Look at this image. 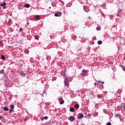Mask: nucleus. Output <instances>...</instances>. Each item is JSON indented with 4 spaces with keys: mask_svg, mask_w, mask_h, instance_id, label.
Wrapping results in <instances>:
<instances>
[{
    "mask_svg": "<svg viewBox=\"0 0 125 125\" xmlns=\"http://www.w3.org/2000/svg\"><path fill=\"white\" fill-rule=\"evenodd\" d=\"M35 19H36V20H41V17L39 15H36L35 16Z\"/></svg>",
    "mask_w": 125,
    "mask_h": 125,
    "instance_id": "nucleus-7",
    "label": "nucleus"
},
{
    "mask_svg": "<svg viewBox=\"0 0 125 125\" xmlns=\"http://www.w3.org/2000/svg\"><path fill=\"white\" fill-rule=\"evenodd\" d=\"M49 8H51V7H49Z\"/></svg>",
    "mask_w": 125,
    "mask_h": 125,
    "instance_id": "nucleus-39",
    "label": "nucleus"
},
{
    "mask_svg": "<svg viewBox=\"0 0 125 125\" xmlns=\"http://www.w3.org/2000/svg\"><path fill=\"white\" fill-rule=\"evenodd\" d=\"M75 120V117L70 116L68 118V121H70V122H74Z\"/></svg>",
    "mask_w": 125,
    "mask_h": 125,
    "instance_id": "nucleus-4",
    "label": "nucleus"
},
{
    "mask_svg": "<svg viewBox=\"0 0 125 125\" xmlns=\"http://www.w3.org/2000/svg\"><path fill=\"white\" fill-rule=\"evenodd\" d=\"M52 37V36H50V37L51 38Z\"/></svg>",
    "mask_w": 125,
    "mask_h": 125,
    "instance_id": "nucleus-35",
    "label": "nucleus"
},
{
    "mask_svg": "<svg viewBox=\"0 0 125 125\" xmlns=\"http://www.w3.org/2000/svg\"><path fill=\"white\" fill-rule=\"evenodd\" d=\"M119 97H121V96H119Z\"/></svg>",
    "mask_w": 125,
    "mask_h": 125,
    "instance_id": "nucleus-38",
    "label": "nucleus"
},
{
    "mask_svg": "<svg viewBox=\"0 0 125 125\" xmlns=\"http://www.w3.org/2000/svg\"><path fill=\"white\" fill-rule=\"evenodd\" d=\"M119 13H118V14L117 15V16H120V15H119Z\"/></svg>",
    "mask_w": 125,
    "mask_h": 125,
    "instance_id": "nucleus-32",
    "label": "nucleus"
},
{
    "mask_svg": "<svg viewBox=\"0 0 125 125\" xmlns=\"http://www.w3.org/2000/svg\"><path fill=\"white\" fill-rule=\"evenodd\" d=\"M61 104H64V100H62L61 102L60 103Z\"/></svg>",
    "mask_w": 125,
    "mask_h": 125,
    "instance_id": "nucleus-18",
    "label": "nucleus"
},
{
    "mask_svg": "<svg viewBox=\"0 0 125 125\" xmlns=\"http://www.w3.org/2000/svg\"><path fill=\"white\" fill-rule=\"evenodd\" d=\"M22 30H23V28H22V27H21L20 30H19V31L20 32H22Z\"/></svg>",
    "mask_w": 125,
    "mask_h": 125,
    "instance_id": "nucleus-22",
    "label": "nucleus"
},
{
    "mask_svg": "<svg viewBox=\"0 0 125 125\" xmlns=\"http://www.w3.org/2000/svg\"><path fill=\"white\" fill-rule=\"evenodd\" d=\"M35 38L36 40H39V36H35Z\"/></svg>",
    "mask_w": 125,
    "mask_h": 125,
    "instance_id": "nucleus-19",
    "label": "nucleus"
},
{
    "mask_svg": "<svg viewBox=\"0 0 125 125\" xmlns=\"http://www.w3.org/2000/svg\"><path fill=\"white\" fill-rule=\"evenodd\" d=\"M102 83H104V82H102Z\"/></svg>",
    "mask_w": 125,
    "mask_h": 125,
    "instance_id": "nucleus-37",
    "label": "nucleus"
},
{
    "mask_svg": "<svg viewBox=\"0 0 125 125\" xmlns=\"http://www.w3.org/2000/svg\"><path fill=\"white\" fill-rule=\"evenodd\" d=\"M44 120V117H42V118H41V120L42 121H43Z\"/></svg>",
    "mask_w": 125,
    "mask_h": 125,
    "instance_id": "nucleus-27",
    "label": "nucleus"
},
{
    "mask_svg": "<svg viewBox=\"0 0 125 125\" xmlns=\"http://www.w3.org/2000/svg\"><path fill=\"white\" fill-rule=\"evenodd\" d=\"M27 25H29V22H27Z\"/></svg>",
    "mask_w": 125,
    "mask_h": 125,
    "instance_id": "nucleus-34",
    "label": "nucleus"
},
{
    "mask_svg": "<svg viewBox=\"0 0 125 125\" xmlns=\"http://www.w3.org/2000/svg\"><path fill=\"white\" fill-rule=\"evenodd\" d=\"M8 23H9V25H10V19H9L8 21Z\"/></svg>",
    "mask_w": 125,
    "mask_h": 125,
    "instance_id": "nucleus-28",
    "label": "nucleus"
},
{
    "mask_svg": "<svg viewBox=\"0 0 125 125\" xmlns=\"http://www.w3.org/2000/svg\"><path fill=\"white\" fill-rule=\"evenodd\" d=\"M75 108H76V109H79L80 106L79 105V104H76L74 105Z\"/></svg>",
    "mask_w": 125,
    "mask_h": 125,
    "instance_id": "nucleus-10",
    "label": "nucleus"
},
{
    "mask_svg": "<svg viewBox=\"0 0 125 125\" xmlns=\"http://www.w3.org/2000/svg\"><path fill=\"white\" fill-rule=\"evenodd\" d=\"M107 125H111V122H108Z\"/></svg>",
    "mask_w": 125,
    "mask_h": 125,
    "instance_id": "nucleus-25",
    "label": "nucleus"
},
{
    "mask_svg": "<svg viewBox=\"0 0 125 125\" xmlns=\"http://www.w3.org/2000/svg\"><path fill=\"white\" fill-rule=\"evenodd\" d=\"M118 49H120L121 48V47H118Z\"/></svg>",
    "mask_w": 125,
    "mask_h": 125,
    "instance_id": "nucleus-33",
    "label": "nucleus"
},
{
    "mask_svg": "<svg viewBox=\"0 0 125 125\" xmlns=\"http://www.w3.org/2000/svg\"><path fill=\"white\" fill-rule=\"evenodd\" d=\"M3 117L2 116H0V120H1L2 119Z\"/></svg>",
    "mask_w": 125,
    "mask_h": 125,
    "instance_id": "nucleus-29",
    "label": "nucleus"
},
{
    "mask_svg": "<svg viewBox=\"0 0 125 125\" xmlns=\"http://www.w3.org/2000/svg\"><path fill=\"white\" fill-rule=\"evenodd\" d=\"M12 112H13V109H10L9 111V113H11Z\"/></svg>",
    "mask_w": 125,
    "mask_h": 125,
    "instance_id": "nucleus-24",
    "label": "nucleus"
},
{
    "mask_svg": "<svg viewBox=\"0 0 125 125\" xmlns=\"http://www.w3.org/2000/svg\"><path fill=\"white\" fill-rule=\"evenodd\" d=\"M98 44H102V41H99L98 42Z\"/></svg>",
    "mask_w": 125,
    "mask_h": 125,
    "instance_id": "nucleus-16",
    "label": "nucleus"
},
{
    "mask_svg": "<svg viewBox=\"0 0 125 125\" xmlns=\"http://www.w3.org/2000/svg\"><path fill=\"white\" fill-rule=\"evenodd\" d=\"M21 76H26V73H24V72L21 73Z\"/></svg>",
    "mask_w": 125,
    "mask_h": 125,
    "instance_id": "nucleus-14",
    "label": "nucleus"
},
{
    "mask_svg": "<svg viewBox=\"0 0 125 125\" xmlns=\"http://www.w3.org/2000/svg\"><path fill=\"white\" fill-rule=\"evenodd\" d=\"M24 7H26V8H29V7H30V4H26L25 5H24Z\"/></svg>",
    "mask_w": 125,
    "mask_h": 125,
    "instance_id": "nucleus-9",
    "label": "nucleus"
},
{
    "mask_svg": "<svg viewBox=\"0 0 125 125\" xmlns=\"http://www.w3.org/2000/svg\"><path fill=\"white\" fill-rule=\"evenodd\" d=\"M98 97L99 99H101V98H102V95H99V96H98Z\"/></svg>",
    "mask_w": 125,
    "mask_h": 125,
    "instance_id": "nucleus-20",
    "label": "nucleus"
},
{
    "mask_svg": "<svg viewBox=\"0 0 125 125\" xmlns=\"http://www.w3.org/2000/svg\"><path fill=\"white\" fill-rule=\"evenodd\" d=\"M120 67H122L123 68V71H125V68H124V66H122V65H120Z\"/></svg>",
    "mask_w": 125,
    "mask_h": 125,
    "instance_id": "nucleus-26",
    "label": "nucleus"
},
{
    "mask_svg": "<svg viewBox=\"0 0 125 125\" xmlns=\"http://www.w3.org/2000/svg\"><path fill=\"white\" fill-rule=\"evenodd\" d=\"M54 15L56 17H59L61 16V13H60V12L55 13Z\"/></svg>",
    "mask_w": 125,
    "mask_h": 125,
    "instance_id": "nucleus-6",
    "label": "nucleus"
},
{
    "mask_svg": "<svg viewBox=\"0 0 125 125\" xmlns=\"http://www.w3.org/2000/svg\"><path fill=\"white\" fill-rule=\"evenodd\" d=\"M102 86H103V84H102Z\"/></svg>",
    "mask_w": 125,
    "mask_h": 125,
    "instance_id": "nucleus-40",
    "label": "nucleus"
},
{
    "mask_svg": "<svg viewBox=\"0 0 125 125\" xmlns=\"http://www.w3.org/2000/svg\"><path fill=\"white\" fill-rule=\"evenodd\" d=\"M3 109L4 111H8V108L7 107L5 106L3 107Z\"/></svg>",
    "mask_w": 125,
    "mask_h": 125,
    "instance_id": "nucleus-11",
    "label": "nucleus"
},
{
    "mask_svg": "<svg viewBox=\"0 0 125 125\" xmlns=\"http://www.w3.org/2000/svg\"><path fill=\"white\" fill-rule=\"evenodd\" d=\"M44 93V92H43L42 93H40V94L42 95V94H43Z\"/></svg>",
    "mask_w": 125,
    "mask_h": 125,
    "instance_id": "nucleus-30",
    "label": "nucleus"
},
{
    "mask_svg": "<svg viewBox=\"0 0 125 125\" xmlns=\"http://www.w3.org/2000/svg\"><path fill=\"white\" fill-rule=\"evenodd\" d=\"M64 83L65 86H68V85H69V81H68V79L67 78H65L64 79Z\"/></svg>",
    "mask_w": 125,
    "mask_h": 125,
    "instance_id": "nucleus-1",
    "label": "nucleus"
},
{
    "mask_svg": "<svg viewBox=\"0 0 125 125\" xmlns=\"http://www.w3.org/2000/svg\"><path fill=\"white\" fill-rule=\"evenodd\" d=\"M122 11V9L121 8H119L118 10V13H121V12Z\"/></svg>",
    "mask_w": 125,
    "mask_h": 125,
    "instance_id": "nucleus-12",
    "label": "nucleus"
},
{
    "mask_svg": "<svg viewBox=\"0 0 125 125\" xmlns=\"http://www.w3.org/2000/svg\"><path fill=\"white\" fill-rule=\"evenodd\" d=\"M96 30H97V31L100 30H101L100 27H97L96 28Z\"/></svg>",
    "mask_w": 125,
    "mask_h": 125,
    "instance_id": "nucleus-17",
    "label": "nucleus"
},
{
    "mask_svg": "<svg viewBox=\"0 0 125 125\" xmlns=\"http://www.w3.org/2000/svg\"><path fill=\"white\" fill-rule=\"evenodd\" d=\"M96 83H94V85H96Z\"/></svg>",
    "mask_w": 125,
    "mask_h": 125,
    "instance_id": "nucleus-31",
    "label": "nucleus"
},
{
    "mask_svg": "<svg viewBox=\"0 0 125 125\" xmlns=\"http://www.w3.org/2000/svg\"><path fill=\"white\" fill-rule=\"evenodd\" d=\"M1 60H5V57H4V56L1 55Z\"/></svg>",
    "mask_w": 125,
    "mask_h": 125,
    "instance_id": "nucleus-13",
    "label": "nucleus"
},
{
    "mask_svg": "<svg viewBox=\"0 0 125 125\" xmlns=\"http://www.w3.org/2000/svg\"><path fill=\"white\" fill-rule=\"evenodd\" d=\"M0 45H2V41L1 40L0 41Z\"/></svg>",
    "mask_w": 125,
    "mask_h": 125,
    "instance_id": "nucleus-23",
    "label": "nucleus"
},
{
    "mask_svg": "<svg viewBox=\"0 0 125 125\" xmlns=\"http://www.w3.org/2000/svg\"><path fill=\"white\" fill-rule=\"evenodd\" d=\"M6 3L5 2H4L3 3L0 4V6H2L3 7V9H6Z\"/></svg>",
    "mask_w": 125,
    "mask_h": 125,
    "instance_id": "nucleus-2",
    "label": "nucleus"
},
{
    "mask_svg": "<svg viewBox=\"0 0 125 125\" xmlns=\"http://www.w3.org/2000/svg\"><path fill=\"white\" fill-rule=\"evenodd\" d=\"M89 19H90V17H89Z\"/></svg>",
    "mask_w": 125,
    "mask_h": 125,
    "instance_id": "nucleus-36",
    "label": "nucleus"
},
{
    "mask_svg": "<svg viewBox=\"0 0 125 125\" xmlns=\"http://www.w3.org/2000/svg\"><path fill=\"white\" fill-rule=\"evenodd\" d=\"M11 109L13 110L14 109V105L12 104L10 105Z\"/></svg>",
    "mask_w": 125,
    "mask_h": 125,
    "instance_id": "nucleus-15",
    "label": "nucleus"
},
{
    "mask_svg": "<svg viewBox=\"0 0 125 125\" xmlns=\"http://www.w3.org/2000/svg\"><path fill=\"white\" fill-rule=\"evenodd\" d=\"M78 119H83V114L82 113H79L77 115Z\"/></svg>",
    "mask_w": 125,
    "mask_h": 125,
    "instance_id": "nucleus-3",
    "label": "nucleus"
},
{
    "mask_svg": "<svg viewBox=\"0 0 125 125\" xmlns=\"http://www.w3.org/2000/svg\"><path fill=\"white\" fill-rule=\"evenodd\" d=\"M85 74H86V70L83 69L82 71V72L81 73V75L82 77H83L84 76H85Z\"/></svg>",
    "mask_w": 125,
    "mask_h": 125,
    "instance_id": "nucleus-5",
    "label": "nucleus"
},
{
    "mask_svg": "<svg viewBox=\"0 0 125 125\" xmlns=\"http://www.w3.org/2000/svg\"><path fill=\"white\" fill-rule=\"evenodd\" d=\"M70 112H75V109L74 108V107H70Z\"/></svg>",
    "mask_w": 125,
    "mask_h": 125,
    "instance_id": "nucleus-8",
    "label": "nucleus"
},
{
    "mask_svg": "<svg viewBox=\"0 0 125 125\" xmlns=\"http://www.w3.org/2000/svg\"><path fill=\"white\" fill-rule=\"evenodd\" d=\"M44 120H47V119H48V117H47V116H45V117H44Z\"/></svg>",
    "mask_w": 125,
    "mask_h": 125,
    "instance_id": "nucleus-21",
    "label": "nucleus"
}]
</instances>
